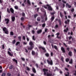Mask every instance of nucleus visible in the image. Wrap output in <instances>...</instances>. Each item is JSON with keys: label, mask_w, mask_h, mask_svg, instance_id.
I'll use <instances>...</instances> for the list:
<instances>
[{"label": "nucleus", "mask_w": 76, "mask_h": 76, "mask_svg": "<svg viewBox=\"0 0 76 76\" xmlns=\"http://www.w3.org/2000/svg\"><path fill=\"white\" fill-rule=\"evenodd\" d=\"M20 19L21 21H23L24 20V18L22 17L20 18Z\"/></svg>", "instance_id": "obj_31"}, {"label": "nucleus", "mask_w": 76, "mask_h": 76, "mask_svg": "<svg viewBox=\"0 0 76 76\" xmlns=\"http://www.w3.org/2000/svg\"><path fill=\"white\" fill-rule=\"evenodd\" d=\"M34 18H37V16H38V14H36L34 15Z\"/></svg>", "instance_id": "obj_24"}, {"label": "nucleus", "mask_w": 76, "mask_h": 76, "mask_svg": "<svg viewBox=\"0 0 76 76\" xmlns=\"http://www.w3.org/2000/svg\"><path fill=\"white\" fill-rule=\"evenodd\" d=\"M47 63H48V64H50V65H53V62L52 60H51L50 61L48 60H47Z\"/></svg>", "instance_id": "obj_5"}, {"label": "nucleus", "mask_w": 76, "mask_h": 76, "mask_svg": "<svg viewBox=\"0 0 76 76\" xmlns=\"http://www.w3.org/2000/svg\"><path fill=\"white\" fill-rule=\"evenodd\" d=\"M29 45L30 46L28 48V50H32L34 47V44L33 42H32V41H30L29 42Z\"/></svg>", "instance_id": "obj_2"}, {"label": "nucleus", "mask_w": 76, "mask_h": 76, "mask_svg": "<svg viewBox=\"0 0 76 76\" xmlns=\"http://www.w3.org/2000/svg\"><path fill=\"white\" fill-rule=\"evenodd\" d=\"M70 60V59H69L68 58H67L66 59V62H69V61Z\"/></svg>", "instance_id": "obj_28"}, {"label": "nucleus", "mask_w": 76, "mask_h": 76, "mask_svg": "<svg viewBox=\"0 0 76 76\" xmlns=\"http://www.w3.org/2000/svg\"><path fill=\"white\" fill-rule=\"evenodd\" d=\"M69 72H67V74H65V76H69Z\"/></svg>", "instance_id": "obj_32"}, {"label": "nucleus", "mask_w": 76, "mask_h": 76, "mask_svg": "<svg viewBox=\"0 0 76 76\" xmlns=\"http://www.w3.org/2000/svg\"><path fill=\"white\" fill-rule=\"evenodd\" d=\"M3 30L4 32H5V34H9V31L7 30V29L6 28V27H4L3 28Z\"/></svg>", "instance_id": "obj_3"}, {"label": "nucleus", "mask_w": 76, "mask_h": 76, "mask_svg": "<svg viewBox=\"0 0 76 76\" xmlns=\"http://www.w3.org/2000/svg\"><path fill=\"white\" fill-rule=\"evenodd\" d=\"M61 60L62 62H64V58L63 57H62L61 58Z\"/></svg>", "instance_id": "obj_34"}, {"label": "nucleus", "mask_w": 76, "mask_h": 76, "mask_svg": "<svg viewBox=\"0 0 76 76\" xmlns=\"http://www.w3.org/2000/svg\"><path fill=\"white\" fill-rule=\"evenodd\" d=\"M43 43L45 45H46L47 44V42L45 41H44Z\"/></svg>", "instance_id": "obj_52"}, {"label": "nucleus", "mask_w": 76, "mask_h": 76, "mask_svg": "<svg viewBox=\"0 0 76 76\" xmlns=\"http://www.w3.org/2000/svg\"><path fill=\"white\" fill-rule=\"evenodd\" d=\"M74 53H76V49H75V48L74 49Z\"/></svg>", "instance_id": "obj_58"}, {"label": "nucleus", "mask_w": 76, "mask_h": 76, "mask_svg": "<svg viewBox=\"0 0 76 76\" xmlns=\"http://www.w3.org/2000/svg\"><path fill=\"white\" fill-rule=\"evenodd\" d=\"M25 50L26 53H28V51L27 49H25Z\"/></svg>", "instance_id": "obj_54"}, {"label": "nucleus", "mask_w": 76, "mask_h": 76, "mask_svg": "<svg viewBox=\"0 0 76 76\" xmlns=\"http://www.w3.org/2000/svg\"><path fill=\"white\" fill-rule=\"evenodd\" d=\"M63 44H64V46L66 47H67V45H66V44L65 43H63Z\"/></svg>", "instance_id": "obj_55"}, {"label": "nucleus", "mask_w": 76, "mask_h": 76, "mask_svg": "<svg viewBox=\"0 0 76 76\" xmlns=\"http://www.w3.org/2000/svg\"><path fill=\"white\" fill-rule=\"evenodd\" d=\"M54 19H55V17H54V16H53L51 18V21H53L54 20Z\"/></svg>", "instance_id": "obj_22"}, {"label": "nucleus", "mask_w": 76, "mask_h": 76, "mask_svg": "<svg viewBox=\"0 0 76 76\" xmlns=\"http://www.w3.org/2000/svg\"><path fill=\"white\" fill-rule=\"evenodd\" d=\"M22 15L23 16H25V14L24 12H23L22 14Z\"/></svg>", "instance_id": "obj_49"}, {"label": "nucleus", "mask_w": 76, "mask_h": 76, "mask_svg": "<svg viewBox=\"0 0 76 76\" xmlns=\"http://www.w3.org/2000/svg\"><path fill=\"white\" fill-rule=\"evenodd\" d=\"M48 7V10L49 11H53V8L51 7L48 4L46 5Z\"/></svg>", "instance_id": "obj_4"}, {"label": "nucleus", "mask_w": 76, "mask_h": 76, "mask_svg": "<svg viewBox=\"0 0 76 76\" xmlns=\"http://www.w3.org/2000/svg\"><path fill=\"white\" fill-rule=\"evenodd\" d=\"M44 16L45 17H47V15H46V12H45L44 15Z\"/></svg>", "instance_id": "obj_59"}, {"label": "nucleus", "mask_w": 76, "mask_h": 76, "mask_svg": "<svg viewBox=\"0 0 76 76\" xmlns=\"http://www.w3.org/2000/svg\"><path fill=\"white\" fill-rule=\"evenodd\" d=\"M69 64H73V59H71L70 61L69 62Z\"/></svg>", "instance_id": "obj_12"}, {"label": "nucleus", "mask_w": 76, "mask_h": 76, "mask_svg": "<svg viewBox=\"0 0 76 76\" xmlns=\"http://www.w3.org/2000/svg\"><path fill=\"white\" fill-rule=\"evenodd\" d=\"M8 53L9 55V56H13V54L11 53H10V52H9V51H8Z\"/></svg>", "instance_id": "obj_18"}, {"label": "nucleus", "mask_w": 76, "mask_h": 76, "mask_svg": "<svg viewBox=\"0 0 76 76\" xmlns=\"http://www.w3.org/2000/svg\"><path fill=\"white\" fill-rule=\"evenodd\" d=\"M41 22L42 23H43L44 22H45V21H44V19H42L41 20Z\"/></svg>", "instance_id": "obj_43"}, {"label": "nucleus", "mask_w": 76, "mask_h": 76, "mask_svg": "<svg viewBox=\"0 0 76 76\" xmlns=\"http://www.w3.org/2000/svg\"><path fill=\"white\" fill-rule=\"evenodd\" d=\"M12 60H13V61L15 62V63L17 64V63H18V61H17V60H16L15 59H12Z\"/></svg>", "instance_id": "obj_23"}, {"label": "nucleus", "mask_w": 76, "mask_h": 76, "mask_svg": "<svg viewBox=\"0 0 76 76\" xmlns=\"http://www.w3.org/2000/svg\"><path fill=\"white\" fill-rule=\"evenodd\" d=\"M61 50L62 51V53H66V50H65V49L64 48V47H61Z\"/></svg>", "instance_id": "obj_6"}, {"label": "nucleus", "mask_w": 76, "mask_h": 76, "mask_svg": "<svg viewBox=\"0 0 76 76\" xmlns=\"http://www.w3.org/2000/svg\"><path fill=\"white\" fill-rule=\"evenodd\" d=\"M5 20L6 24H8L9 22V20L8 19H5Z\"/></svg>", "instance_id": "obj_9"}, {"label": "nucleus", "mask_w": 76, "mask_h": 76, "mask_svg": "<svg viewBox=\"0 0 76 76\" xmlns=\"http://www.w3.org/2000/svg\"><path fill=\"white\" fill-rule=\"evenodd\" d=\"M56 35H57V37H58V36L60 35V33H58L56 34Z\"/></svg>", "instance_id": "obj_60"}, {"label": "nucleus", "mask_w": 76, "mask_h": 76, "mask_svg": "<svg viewBox=\"0 0 76 76\" xmlns=\"http://www.w3.org/2000/svg\"><path fill=\"white\" fill-rule=\"evenodd\" d=\"M41 18L42 19H44V16L42 15L41 16Z\"/></svg>", "instance_id": "obj_62"}, {"label": "nucleus", "mask_w": 76, "mask_h": 76, "mask_svg": "<svg viewBox=\"0 0 76 76\" xmlns=\"http://www.w3.org/2000/svg\"><path fill=\"white\" fill-rule=\"evenodd\" d=\"M32 39L34 41H35V36H32Z\"/></svg>", "instance_id": "obj_33"}, {"label": "nucleus", "mask_w": 76, "mask_h": 76, "mask_svg": "<svg viewBox=\"0 0 76 76\" xmlns=\"http://www.w3.org/2000/svg\"><path fill=\"white\" fill-rule=\"evenodd\" d=\"M12 20V22H14L15 20V17L14 16H12L11 17Z\"/></svg>", "instance_id": "obj_17"}, {"label": "nucleus", "mask_w": 76, "mask_h": 76, "mask_svg": "<svg viewBox=\"0 0 76 76\" xmlns=\"http://www.w3.org/2000/svg\"><path fill=\"white\" fill-rule=\"evenodd\" d=\"M37 20L38 21V22H39L41 21V17H38L37 18Z\"/></svg>", "instance_id": "obj_15"}, {"label": "nucleus", "mask_w": 76, "mask_h": 76, "mask_svg": "<svg viewBox=\"0 0 76 76\" xmlns=\"http://www.w3.org/2000/svg\"><path fill=\"white\" fill-rule=\"evenodd\" d=\"M27 3L28 4V5L31 6V2H30L29 0H27Z\"/></svg>", "instance_id": "obj_20"}, {"label": "nucleus", "mask_w": 76, "mask_h": 76, "mask_svg": "<svg viewBox=\"0 0 76 76\" xmlns=\"http://www.w3.org/2000/svg\"><path fill=\"white\" fill-rule=\"evenodd\" d=\"M15 42H16V40H14L13 41H12V44H15Z\"/></svg>", "instance_id": "obj_40"}, {"label": "nucleus", "mask_w": 76, "mask_h": 76, "mask_svg": "<svg viewBox=\"0 0 76 76\" xmlns=\"http://www.w3.org/2000/svg\"><path fill=\"white\" fill-rule=\"evenodd\" d=\"M68 31H69V28H68V27H67L66 29H64V32H67Z\"/></svg>", "instance_id": "obj_11"}, {"label": "nucleus", "mask_w": 76, "mask_h": 76, "mask_svg": "<svg viewBox=\"0 0 76 76\" xmlns=\"http://www.w3.org/2000/svg\"><path fill=\"white\" fill-rule=\"evenodd\" d=\"M65 70H66L67 71H69V69H68V68H65Z\"/></svg>", "instance_id": "obj_63"}, {"label": "nucleus", "mask_w": 76, "mask_h": 76, "mask_svg": "<svg viewBox=\"0 0 76 76\" xmlns=\"http://www.w3.org/2000/svg\"><path fill=\"white\" fill-rule=\"evenodd\" d=\"M12 68H13V66H12V65H10V69H12Z\"/></svg>", "instance_id": "obj_47"}, {"label": "nucleus", "mask_w": 76, "mask_h": 76, "mask_svg": "<svg viewBox=\"0 0 76 76\" xmlns=\"http://www.w3.org/2000/svg\"><path fill=\"white\" fill-rule=\"evenodd\" d=\"M39 8L38 7L37 8V11L38 12H39Z\"/></svg>", "instance_id": "obj_48"}, {"label": "nucleus", "mask_w": 76, "mask_h": 76, "mask_svg": "<svg viewBox=\"0 0 76 76\" xmlns=\"http://www.w3.org/2000/svg\"><path fill=\"white\" fill-rule=\"evenodd\" d=\"M69 56H72V52L71 51H70L68 53Z\"/></svg>", "instance_id": "obj_13"}, {"label": "nucleus", "mask_w": 76, "mask_h": 76, "mask_svg": "<svg viewBox=\"0 0 76 76\" xmlns=\"http://www.w3.org/2000/svg\"><path fill=\"white\" fill-rule=\"evenodd\" d=\"M58 21L59 22V24L60 25H61V21L60 20V19H59L58 20Z\"/></svg>", "instance_id": "obj_26"}, {"label": "nucleus", "mask_w": 76, "mask_h": 76, "mask_svg": "<svg viewBox=\"0 0 76 76\" xmlns=\"http://www.w3.org/2000/svg\"><path fill=\"white\" fill-rule=\"evenodd\" d=\"M62 1L63 3H65V4H66V1H64V0H62Z\"/></svg>", "instance_id": "obj_46"}, {"label": "nucleus", "mask_w": 76, "mask_h": 76, "mask_svg": "<svg viewBox=\"0 0 76 76\" xmlns=\"http://www.w3.org/2000/svg\"><path fill=\"white\" fill-rule=\"evenodd\" d=\"M71 11L72 12H73L75 11V9H74V8H72Z\"/></svg>", "instance_id": "obj_37"}, {"label": "nucleus", "mask_w": 76, "mask_h": 76, "mask_svg": "<svg viewBox=\"0 0 76 76\" xmlns=\"http://www.w3.org/2000/svg\"><path fill=\"white\" fill-rule=\"evenodd\" d=\"M32 25H29L28 27V29H30V28H31V27H32Z\"/></svg>", "instance_id": "obj_30"}, {"label": "nucleus", "mask_w": 76, "mask_h": 76, "mask_svg": "<svg viewBox=\"0 0 76 76\" xmlns=\"http://www.w3.org/2000/svg\"><path fill=\"white\" fill-rule=\"evenodd\" d=\"M35 66L37 67V68H38L39 67V66H38V64H35Z\"/></svg>", "instance_id": "obj_38"}, {"label": "nucleus", "mask_w": 76, "mask_h": 76, "mask_svg": "<svg viewBox=\"0 0 76 76\" xmlns=\"http://www.w3.org/2000/svg\"><path fill=\"white\" fill-rule=\"evenodd\" d=\"M45 55L46 56V57H49V56H50V55L48 53H46L45 54Z\"/></svg>", "instance_id": "obj_27"}, {"label": "nucleus", "mask_w": 76, "mask_h": 76, "mask_svg": "<svg viewBox=\"0 0 76 76\" xmlns=\"http://www.w3.org/2000/svg\"><path fill=\"white\" fill-rule=\"evenodd\" d=\"M19 44V42H17V43H16V46H18V44Z\"/></svg>", "instance_id": "obj_50"}, {"label": "nucleus", "mask_w": 76, "mask_h": 76, "mask_svg": "<svg viewBox=\"0 0 76 76\" xmlns=\"http://www.w3.org/2000/svg\"><path fill=\"white\" fill-rule=\"evenodd\" d=\"M10 11L11 12V13H14V10H13V9L12 8L10 9Z\"/></svg>", "instance_id": "obj_21"}, {"label": "nucleus", "mask_w": 76, "mask_h": 76, "mask_svg": "<svg viewBox=\"0 0 76 76\" xmlns=\"http://www.w3.org/2000/svg\"><path fill=\"white\" fill-rule=\"evenodd\" d=\"M42 71L44 72V75L45 76L47 75V76H53V74L51 73H49L48 72V70L44 68L42 69Z\"/></svg>", "instance_id": "obj_1"}, {"label": "nucleus", "mask_w": 76, "mask_h": 76, "mask_svg": "<svg viewBox=\"0 0 76 76\" xmlns=\"http://www.w3.org/2000/svg\"><path fill=\"white\" fill-rule=\"evenodd\" d=\"M31 54L33 56H34L36 53H35V51H34V50H32Z\"/></svg>", "instance_id": "obj_16"}, {"label": "nucleus", "mask_w": 76, "mask_h": 76, "mask_svg": "<svg viewBox=\"0 0 76 76\" xmlns=\"http://www.w3.org/2000/svg\"><path fill=\"white\" fill-rule=\"evenodd\" d=\"M72 37L70 36L69 37V40H70V39H72Z\"/></svg>", "instance_id": "obj_57"}, {"label": "nucleus", "mask_w": 76, "mask_h": 76, "mask_svg": "<svg viewBox=\"0 0 76 76\" xmlns=\"http://www.w3.org/2000/svg\"><path fill=\"white\" fill-rule=\"evenodd\" d=\"M58 27V24H56L55 26V28H57Z\"/></svg>", "instance_id": "obj_51"}, {"label": "nucleus", "mask_w": 76, "mask_h": 76, "mask_svg": "<svg viewBox=\"0 0 76 76\" xmlns=\"http://www.w3.org/2000/svg\"><path fill=\"white\" fill-rule=\"evenodd\" d=\"M13 32H12V31H11L10 32V35H11V36H13Z\"/></svg>", "instance_id": "obj_29"}, {"label": "nucleus", "mask_w": 76, "mask_h": 76, "mask_svg": "<svg viewBox=\"0 0 76 76\" xmlns=\"http://www.w3.org/2000/svg\"><path fill=\"white\" fill-rule=\"evenodd\" d=\"M24 3H25V4H26V0H24Z\"/></svg>", "instance_id": "obj_53"}, {"label": "nucleus", "mask_w": 76, "mask_h": 76, "mask_svg": "<svg viewBox=\"0 0 76 76\" xmlns=\"http://www.w3.org/2000/svg\"><path fill=\"white\" fill-rule=\"evenodd\" d=\"M15 9H18V6H15Z\"/></svg>", "instance_id": "obj_56"}, {"label": "nucleus", "mask_w": 76, "mask_h": 76, "mask_svg": "<svg viewBox=\"0 0 76 76\" xmlns=\"http://www.w3.org/2000/svg\"><path fill=\"white\" fill-rule=\"evenodd\" d=\"M21 59L22 60H23V61H25V58H22Z\"/></svg>", "instance_id": "obj_39"}, {"label": "nucleus", "mask_w": 76, "mask_h": 76, "mask_svg": "<svg viewBox=\"0 0 76 76\" xmlns=\"http://www.w3.org/2000/svg\"><path fill=\"white\" fill-rule=\"evenodd\" d=\"M45 26V24L44 23L42 25V27L44 28Z\"/></svg>", "instance_id": "obj_36"}, {"label": "nucleus", "mask_w": 76, "mask_h": 76, "mask_svg": "<svg viewBox=\"0 0 76 76\" xmlns=\"http://www.w3.org/2000/svg\"><path fill=\"white\" fill-rule=\"evenodd\" d=\"M6 75V73L5 72L3 73L1 75V76H5Z\"/></svg>", "instance_id": "obj_35"}, {"label": "nucleus", "mask_w": 76, "mask_h": 76, "mask_svg": "<svg viewBox=\"0 0 76 76\" xmlns=\"http://www.w3.org/2000/svg\"><path fill=\"white\" fill-rule=\"evenodd\" d=\"M32 33L33 34H35V31L34 30H32Z\"/></svg>", "instance_id": "obj_41"}, {"label": "nucleus", "mask_w": 76, "mask_h": 76, "mask_svg": "<svg viewBox=\"0 0 76 76\" xmlns=\"http://www.w3.org/2000/svg\"><path fill=\"white\" fill-rule=\"evenodd\" d=\"M65 23L66 24L69 25L70 23V20L67 19V20L65 21Z\"/></svg>", "instance_id": "obj_8"}, {"label": "nucleus", "mask_w": 76, "mask_h": 76, "mask_svg": "<svg viewBox=\"0 0 76 76\" xmlns=\"http://www.w3.org/2000/svg\"><path fill=\"white\" fill-rule=\"evenodd\" d=\"M60 17H61V18H63V13H61V12H60Z\"/></svg>", "instance_id": "obj_25"}, {"label": "nucleus", "mask_w": 76, "mask_h": 76, "mask_svg": "<svg viewBox=\"0 0 76 76\" xmlns=\"http://www.w3.org/2000/svg\"><path fill=\"white\" fill-rule=\"evenodd\" d=\"M32 71L33 72H34V73H36V70H35V68H33Z\"/></svg>", "instance_id": "obj_19"}, {"label": "nucleus", "mask_w": 76, "mask_h": 76, "mask_svg": "<svg viewBox=\"0 0 76 76\" xmlns=\"http://www.w3.org/2000/svg\"><path fill=\"white\" fill-rule=\"evenodd\" d=\"M42 30L40 29L38 31H37V33L38 34H40V33H41L42 32Z\"/></svg>", "instance_id": "obj_10"}, {"label": "nucleus", "mask_w": 76, "mask_h": 76, "mask_svg": "<svg viewBox=\"0 0 76 76\" xmlns=\"http://www.w3.org/2000/svg\"><path fill=\"white\" fill-rule=\"evenodd\" d=\"M74 75L76 76V70L75 71V73H74Z\"/></svg>", "instance_id": "obj_64"}, {"label": "nucleus", "mask_w": 76, "mask_h": 76, "mask_svg": "<svg viewBox=\"0 0 76 76\" xmlns=\"http://www.w3.org/2000/svg\"><path fill=\"white\" fill-rule=\"evenodd\" d=\"M39 48H41L42 49V50H43V51H44V52L45 53V52H46V50H45V48H44V47H42V46H39Z\"/></svg>", "instance_id": "obj_7"}, {"label": "nucleus", "mask_w": 76, "mask_h": 76, "mask_svg": "<svg viewBox=\"0 0 76 76\" xmlns=\"http://www.w3.org/2000/svg\"><path fill=\"white\" fill-rule=\"evenodd\" d=\"M26 69L27 70H28V71H30V69L29 68V67H26Z\"/></svg>", "instance_id": "obj_42"}, {"label": "nucleus", "mask_w": 76, "mask_h": 76, "mask_svg": "<svg viewBox=\"0 0 76 76\" xmlns=\"http://www.w3.org/2000/svg\"><path fill=\"white\" fill-rule=\"evenodd\" d=\"M23 40H25L26 38H25V36H23Z\"/></svg>", "instance_id": "obj_45"}, {"label": "nucleus", "mask_w": 76, "mask_h": 76, "mask_svg": "<svg viewBox=\"0 0 76 76\" xmlns=\"http://www.w3.org/2000/svg\"><path fill=\"white\" fill-rule=\"evenodd\" d=\"M66 6H68L69 8H71L72 7V6L70 5H69V4H68V3H66Z\"/></svg>", "instance_id": "obj_14"}, {"label": "nucleus", "mask_w": 76, "mask_h": 76, "mask_svg": "<svg viewBox=\"0 0 76 76\" xmlns=\"http://www.w3.org/2000/svg\"><path fill=\"white\" fill-rule=\"evenodd\" d=\"M23 44L24 45H26L27 44V43L26 42H23Z\"/></svg>", "instance_id": "obj_61"}, {"label": "nucleus", "mask_w": 76, "mask_h": 76, "mask_svg": "<svg viewBox=\"0 0 76 76\" xmlns=\"http://www.w3.org/2000/svg\"><path fill=\"white\" fill-rule=\"evenodd\" d=\"M54 48L56 50H57V47L56 46H54Z\"/></svg>", "instance_id": "obj_44"}]
</instances>
